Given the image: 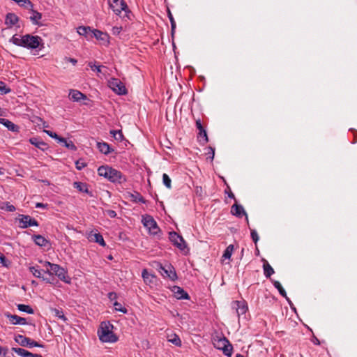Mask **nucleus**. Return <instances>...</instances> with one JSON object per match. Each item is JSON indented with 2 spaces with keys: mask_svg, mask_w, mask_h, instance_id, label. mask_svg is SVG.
<instances>
[{
  "mask_svg": "<svg viewBox=\"0 0 357 357\" xmlns=\"http://www.w3.org/2000/svg\"><path fill=\"white\" fill-rule=\"evenodd\" d=\"M42 38L38 36L25 34L22 36L15 34L9 40V42L15 45L27 49H36L42 43Z\"/></svg>",
  "mask_w": 357,
  "mask_h": 357,
  "instance_id": "obj_1",
  "label": "nucleus"
},
{
  "mask_svg": "<svg viewBox=\"0 0 357 357\" xmlns=\"http://www.w3.org/2000/svg\"><path fill=\"white\" fill-rule=\"evenodd\" d=\"M98 174L112 183H123L126 181L125 175L120 171L109 166L100 167L98 169Z\"/></svg>",
  "mask_w": 357,
  "mask_h": 357,
  "instance_id": "obj_2",
  "label": "nucleus"
},
{
  "mask_svg": "<svg viewBox=\"0 0 357 357\" xmlns=\"http://www.w3.org/2000/svg\"><path fill=\"white\" fill-rule=\"evenodd\" d=\"M43 266L47 268L45 273H48L50 275H55L59 280L66 284L71 282V278L68 275L67 271L59 264H52L50 261H44Z\"/></svg>",
  "mask_w": 357,
  "mask_h": 357,
  "instance_id": "obj_3",
  "label": "nucleus"
},
{
  "mask_svg": "<svg viewBox=\"0 0 357 357\" xmlns=\"http://www.w3.org/2000/svg\"><path fill=\"white\" fill-rule=\"evenodd\" d=\"M113 325L109 321L101 322L98 330V336L102 342H116L117 337L112 332Z\"/></svg>",
  "mask_w": 357,
  "mask_h": 357,
  "instance_id": "obj_4",
  "label": "nucleus"
},
{
  "mask_svg": "<svg viewBox=\"0 0 357 357\" xmlns=\"http://www.w3.org/2000/svg\"><path fill=\"white\" fill-rule=\"evenodd\" d=\"M109 6L116 15L123 18L125 17L129 18L128 15L130 13V11L124 0H113L112 2L109 1Z\"/></svg>",
  "mask_w": 357,
  "mask_h": 357,
  "instance_id": "obj_5",
  "label": "nucleus"
},
{
  "mask_svg": "<svg viewBox=\"0 0 357 357\" xmlns=\"http://www.w3.org/2000/svg\"><path fill=\"white\" fill-rule=\"evenodd\" d=\"M15 340L16 342H17L22 347H40L43 348L44 345L42 344L38 343L36 341H34L33 340L27 337L26 336H24L22 335H17L15 337Z\"/></svg>",
  "mask_w": 357,
  "mask_h": 357,
  "instance_id": "obj_6",
  "label": "nucleus"
},
{
  "mask_svg": "<svg viewBox=\"0 0 357 357\" xmlns=\"http://www.w3.org/2000/svg\"><path fill=\"white\" fill-rule=\"evenodd\" d=\"M142 223L149 229L151 234L156 235L160 231V228L158 227L155 220L149 215L143 216Z\"/></svg>",
  "mask_w": 357,
  "mask_h": 357,
  "instance_id": "obj_7",
  "label": "nucleus"
},
{
  "mask_svg": "<svg viewBox=\"0 0 357 357\" xmlns=\"http://www.w3.org/2000/svg\"><path fill=\"white\" fill-rule=\"evenodd\" d=\"M109 88L119 95L127 93V90L123 83L116 78H111L108 82Z\"/></svg>",
  "mask_w": 357,
  "mask_h": 357,
  "instance_id": "obj_8",
  "label": "nucleus"
},
{
  "mask_svg": "<svg viewBox=\"0 0 357 357\" xmlns=\"http://www.w3.org/2000/svg\"><path fill=\"white\" fill-rule=\"evenodd\" d=\"M169 239L174 246L181 251L184 250L187 246L183 238L175 231L169 233Z\"/></svg>",
  "mask_w": 357,
  "mask_h": 357,
  "instance_id": "obj_9",
  "label": "nucleus"
},
{
  "mask_svg": "<svg viewBox=\"0 0 357 357\" xmlns=\"http://www.w3.org/2000/svg\"><path fill=\"white\" fill-rule=\"evenodd\" d=\"M19 221L22 224L20 227L23 229L32 226H38L37 220L28 215H19Z\"/></svg>",
  "mask_w": 357,
  "mask_h": 357,
  "instance_id": "obj_10",
  "label": "nucleus"
},
{
  "mask_svg": "<svg viewBox=\"0 0 357 357\" xmlns=\"http://www.w3.org/2000/svg\"><path fill=\"white\" fill-rule=\"evenodd\" d=\"M232 308L236 310L237 317L239 318L244 315L248 310V305L245 301H236L232 303Z\"/></svg>",
  "mask_w": 357,
  "mask_h": 357,
  "instance_id": "obj_11",
  "label": "nucleus"
},
{
  "mask_svg": "<svg viewBox=\"0 0 357 357\" xmlns=\"http://www.w3.org/2000/svg\"><path fill=\"white\" fill-rule=\"evenodd\" d=\"M19 21V17L15 13H9L6 15L5 24L7 26L8 29H10L13 26H15L16 29L20 28V26L18 24Z\"/></svg>",
  "mask_w": 357,
  "mask_h": 357,
  "instance_id": "obj_12",
  "label": "nucleus"
},
{
  "mask_svg": "<svg viewBox=\"0 0 357 357\" xmlns=\"http://www.w3.org/2000/svg\"><path fill=\"white\" fill-rule=\"evenodd\" d=\"M160 273L162 276L169 278L171 280H175L177 278L176 273L174 268L171 265L167 267H163L160 265Z\"/></svg>",
  "mask_w": 357,
  "mask_h": 357,
  "instance_id": "obj_13",
  "label": "nucleus"
},
{
  "mask_svg": "<svg viewBox=\"0 0 357 357\" xmlns=\"http://www.w3.org/2000/svg\"><path fill=\"white\" fill-rule=\"evenodd\" d=\"M70 99L74 102H80L82 100H89L87 96L78 90L71 89L69 92Z\"/></svg>",
  "mask_w": 357,
  "mask_h": 357,
  "instance_id": "obj_14",
  "label": "nucleus"
},
{
  "mask_svg": "<svg viewBox=\"0 0 357 357\" xmlns=\"http://www.w3.org/2000/svg\"><path fill=\"white\" fill-rule=\"evenodd\" d=\"M219 344L222 346V347H219V349H222L224 354L227 356H231L233 347L225 337H223L219 340Z\"/></svg>",
  "mask_w": 357,
  "mask_h": 357,
  "instance_id": "obj_15",
  "label": "nucleus"
},
{
  "mask_svg": "<svg viewBox=\"0 0 357 357\" xmlns=\"http://www.w3.org/2000/svg\"><path fill=\"white\" fill-rule=\"evenodd\" d=\"M6 317L9 319L10 322L13 325L20 324L25 325L27 324L25 318L20 317L15 314H11L9 313L5 314Z\"/></svg>",
  "mask_w": 357,
  "mask_h": 357,
  "instance_id": "obj_16",
  "label": "nucleus"
},
{
  "mask_svg": "<svg viewBox=\"0 0 357 357\" xmlns=\"http://www.w3.org/2000/svg\"><path fill=\"white\" fill-rule=\"evenodd\" d=\"M231 213L232 215L237 216V217H241L242 215L246 216V220L248 222L247 214L243 208V207L241 205L235 204L231 206Z\"/></svg>",
  "mask_w": 357,
  "mask_h": 357,
  "instance_id": "obj_17",
  "label": "nucleus"
},
{
  "mask_svg": "<svg viewBox=\"0 0 357 357\" xmlns=\"http://www.w3.org/2000/svg\"><path fill=\"white\" fill-rule=\"evenodd\" d=\"M13 351L22 357H43L40 354H33L22 348L13 347Z\"/></svg>",
  "mask_w": 357,
  "mask_h": 357,
  "instance_id": "obj_18",
  "label": "nucleus"
},
{
  "mask_svg": "<svg viewBox=\"0 0 357 357\" xmlns=\"http://www.w3.org/2000/svg\"><path fill=\"white\" fill-rule=\"evenodd\" d=\"M88 238L89 241L96 242L101 246L105 247L106 245L104 238L100 233H91L88 236Z\"/></svg>",
  "mask_w": 357,
  "mask_h": 357,
  "instance_id": "obj_19",
  "label": "nucleus"
},
{
  "mask_svg": "<svg viewBox=\"0 0 357 357\" xmlns=\"http://www.w3.org/2000/svg\"><path fill=\"white\" fill-rule=\"evenodd\" d=\"M173 291L177 299H189L188 293L180 287L174 286Z\"/></svg>",
  "mask_w": 357,
  "mask_h": 357,
  "instance_id": "obj_20",
  "label": "nucleus"
},
{
  "mask_svg": "<svg viewBox=\"0 0 357 357\" xmlns=\"http://www.w3.org/2000/svg\"><path fill=\"white\" fill-rule=\"evenodd\" d=\"M0 123L6 127L9 130L13 132H18L19 126L13 123L8 119H0Z\"/></svg>",
  "mask_w": 357,
  "mask_h": 357,
  "instance_id": "obj_21",
  "label": "nucleus"
},
{
  "mask_svg": "<svg viewBox=\"0 0 357 357\" xmlns=\"http://www.w3.org/2000/svg\"><path fill=\"white\" fill-rule=\"evenodd\" d=\"M32 239L34 243L40 247H45L49 243L48 241L42 235H33Z\"/></svg>",
  "mask_w": 357,
  "mask_h": 357,
  "instance_id": "obj_22",
  "label": "nucleus"
},
{
  "mask_svg": "<svg viewBox=\"0 0 357 357\" xmlns=\"http://www.w3.org/2000/svg\"><path fill=\"white\" fill-rule=\"evenodd\" d=\"M142 277L146 284L153 283L155 276L154 275L148 272L147 269H143L142 272Z\"/></svg>",
  "mask_w": 357,
  "mask_h": 357,
  "instance_id": "obj_23",
  "label": "nucleus"
},
{
  "mask_svg": "<svg viewBox=\"0 0 357 357\" xmlns=\"http://www.w3.org/2000/svg\"><path fill=\"white\" fill-rule=\"evenodd\" d=\"M29 142L41 150H45L47 149V144L40 140L37 137H32L29 139Z\"/></svg>",
  "mask_w": 357,
  "mask_h": 357,
  "instance_id": "obj_24",
  "label": "nucleus"
},
{
  "mask_svg": "<svg viewBox=\"0 0 357 357\" xmlns=\"http://www.w3.org/2000/svg\"><path fill=\"white\" fill-rule=\"evenodd\" d=\"M97 147L98 150L105 155H107L112 151L110 146L106 142H98Z\"/></svg>",
  "mask_w": 357,
  "mask_h": 357,
  "instance_id": "obj_25",
  "label": "nucleus"
},
{
  "mask_svg": "<svg viewBox=\"0 0 357 357\" xmlns=\"http://www.w3.org/2000/svg\"><path fill=\"white\" fill-rule=\"evenodd\" d=\"M273 286H274V287H275L278 290V291H279L280 294L282 296L284 297V298L287 299V301L289 303H290V300H289V298L287 297V293H286L285 290L284 289V288L282 287V284H280V282H278V281L275 280V281H273Z\"/></svg>",
  "mask_w": 357,
  "mask_h": 357,
  "instance_id": "obj_26",
  "label": "nucleus"
},
{
  "mask_svg": "<svg viewBox=\"0 0 357 357\" xmlns=\"http://www.w3.org/2000/svg\"><path fill=\"white\" fill-rule=\"evenodd\" d=\"M130 199L132 202H135V203H138V202H140V203H142V204H145L146 203V200L145 199L137 192H135L134 193H131L130 195Z\"/></svg>",
  "mask_w": 357,
  "mask_h": 357,
  "instance_id": "obj_27",
  "label": "nucleus"
},
{
  "mask_svg": "<svg viewBox=\"0 0 357 357\" xmlns=\"http://www.w3.org/2000/svg\"><path fill=\"white\" fill-rule=\"evenodd\" d=\"M197 138L199 142L202 144H204L208 142V139L205 129L199 130Z\"/></svg>",
  "mask_w": 357,
  "mask_h": 357,
  "instance_id": "obj_28",
  "label": "nucleus"
},
{
  "mask_svg": "<svg viewBox=\"0 0 357 357\" xmlns=\"http://www.w3.org/2000/svg\"><path fill=\"white\" fill-rule=\"evenodd\" d=\"M42 18V14L38 11L32 10V15L30 17V20L33 24L39 25V20Z\"/></svg>",
  "mask_w": 357,
  "mask_h": 357,
  "instance_id": "obj_29",
  "label": "nucleus"
},
{
  "mask_svg": "<svg viewBox=\"0 0 357 357\" xmlns=\"http://www.w3.org/2000/svg\"><path fill=\"white\" fill-rule=\"evenodd\" d=\"M263 268L264 275L267 278H270L275 273L273 268L268 262L264 264Z\"/></svg>",
  "mask_w": 357,
  "mask_h": 357,
  "instance_id": "obj_30",
  "label": "nucleus"
},
{
  "mask_svg": "<svg viewBox=\"0 0 357 357\" xmlns=\"http://www.w3.org/2000/svg\"><path fill=\"white\" fill-rule=\"evenodd\" d=\"M74 187L77 189L79 192L89 193V189L86 183L82 182H75L73 183Z\"/></svg>",
  "mask_w": 357,
  "mask_h": 357,
  "instance_id": "obj_31",
  "label": "nucleus"
},
{
  "mask_svg": "<svg viewBox=\"0 0 357 357\" xmlns=\"http://www.w3.org/2000/svg\"><path fill=\"white\" fill-rule=\"evenodd\" d=\"M17 307L18 310H20L21 312H26L30 314H32L34 313V310L30 305H24V304H18L17 305Z\"/></svg>",
  "mask_w": 357,
  "mask_h": 357,
  "instance_id": "obj_32",
  "label": "nucleus"
},
{
  "mask_svg": "<svg viewBox=\"0 0 357 357\" xmlns=\"http://www.w3.org/2000/svg\"><path fill=\"white\" fill-rule=\"evenodd\" d=\"M91 32L93 33V36L98 40H106L107 38V35L101 31L94 29Z\"/></svg>",
  "mask_w": 357,
  "mask_h": 357,
  "instance_id": "obj_33",
  "label": "nucleus"
},
{
  "mask_svg": "<svg viewBox=\"0 0 357 357\" xmlns=\"http://www.w3.org/2000/svg\"><path fill=\"white\" fill-rule=\"evenodd\" d=\"M110 134L112 137L118 142H122L124 139L123 135L121 130H110Z\"/></svg>",
  "mask_w": 357,
  "mask_h": 357,
  "instance_id": "obj_34",
  "label": "nucleus"
},
{
  "mask_svg": "<svg viewBox=\"0 0 357 357\" xmlns=\"http://www.w3.org/2000/svg\"><path fill=\"white\" fill-rule=\"evenodd\" d=\"M233 251H234V245H229L225 249V252L223 253L222 257L224 259H229L231 258V257Z\"/></svg>",
  "mask_w": 357,
  "mask_h": 357,
  "instance_id": "obj_35",
  "label": "nucleus"
},
{
  "mask_svg": "<svg viewBox=\"0 0 357 357\" xmlns=\"http://www.w3.org/2000/svg\"><path fill=\"white\" fill-rule=\"evenodd\" d=\"M167 15H168V17H169L170 23H171L172 34L173 35L174 33L175 29H176V22H175L174 17H173L171 11L169 10V9H168V10H167Z\"/></svg>",
  "mask_w": 357,
  "mask_h": 357,
  "instance_id": "obj_36",
  "label": "nucleus"
},
{
  "mask_svg": "<svg viewBox=\"0 0 357 357\" xmlns=\"http://www.w3.org/2000/svg\"><path fill=\"white\" fill-rule=\"evenodd\" d=\"M92 30L89 26H79L77 28V33L80 36H86L89 32H91Z\"/></svg>",
  "mask_w": 357,
  "mask_h": 357,
  "instance_id": "obj_37",
  "label": "nucleus"
},
{
  "mask_svg": "<svg viewBox=\"0 0 357 357\" xmlns=\"http://www.w3.org/2000/svg\"><path fill=\"white\" fill-rule=\"evenodd\" d=\"M162 182L163 184L168 188H172V181L169 176L167 174H163L162 175Z\"/></svg>",
  "mask_w": 357,
  "mask_h": 357,
  "instance_id": "obj_38",
  "label": "nucleus"
},
{
  "mask_svg": "<svg viewBox=\"0 0 357 357\" xmlns=\"http://www.w3.org/2000/svg\"><path fill=\"white\" fill-rule=\"evenodd\" d=\"M29 270L36 278H43V275H42L43 271L42 270H39L34 266H31L29 268Z\"/></svg>",
  "mask_w": 357,
  "mask_h": 357,
  "instance_id": "obj_39",
  "label": "nucleus"
},
{
  "mask_svg": "<svg viewBox=\"0 0 357 357\" xmlns=\"http://www.w3.org/2000/svg\"><path fill=\"white\" fill-rule=\"evenodd\" d=\"M169 341L178 347L181 345V340L180 337L176 334H174L172 337L169 340Z\"/></svg>",
  "mask_w": 357,
  "mask_h": 357,
  "instance_id": "obj_40",
  "label": "nucleus"
},
{
  "mask_svg": "<svg viewBox=\"0 0 357 357\" xmlns=\"http://www.w3.org/2000/svg\"><path fill=\"white\" fill-rule=\"evenodd\" d=\"M10 91V89L8 88L4 82L0 81V93L1 94H7Z\"/></svg>",
  "mask_w": 357,
  "mask_h": 357,
  "instance_id": "obj_41",
  "label": "nucleus"
},
{
  "mask_svg": "<svg viewBox=\"0 0 357 357\" xmlns=\"http://www.w3.org/2000/svg\"><path fill=\"white\" fill-rule=\"evenodd\" d=\"M63 146H64L65 147H66L68 149L72 150V151L77 150L76 146L74 144V143L71 140L66 139L64 143L63 144Z\"/></svg>",
  "mask_w": 357,
  "mask_h": 357,
  "instance_id": "obj_42",
  "label": "nucleus"
},
{
  "mask_svg": "<svg viewBox=\"0 0 357 357\" xmlns=\"http://www.w3.org/2000/svg\"><path fill=\"white\" fill-rule=\"evenodd\" d=\"M114 306L115 308V310L123 312V314H126L128 312V310L123 307L121 303H118L117 301L114 303Z\"/></svg>",
  "mask_w": 357,
  "mask_h": 357,
  "instance_id": "obj_43",
  "label": "nucleus"
},
{
  "mask_svg": "<svg viewBox=\"0 0 357 357\" xmlns=\"http://www.w3.org/2000/svg\"><path fill=\"white\" fill-rule=\"evenodd\" d=\"M1 208L9 212H13L16 210L15 206L10 204L9 202H6L4 206H1Z\"/></svg>",
  "mask_w": 357,
  "mask_h": 357,
  "instance_id": "obj_44",
  "label": "nucleus"
},
{
  "mask_svg": "<svg viewBox=\"0 0 357 357\" xmlns=\"http://www.w3.org/2000/svg\"><path fill=\"white\" fill-rule=\"evenodd\" d=\"M0 264L5 267H8L10 262L6 259V257L0 253Z\"/></svg>",
  "mask_w": 357,
  "mask_h": 357,
  "instance_id": "obj_45",
  "label": "nucleus"
},
{
  "mask_svg": "<svg viewBox=\"0 0 357 357\" xmlns=\"http://www.w3.org/2000/svg\"><path fill=\"white\" fill-rule=\"evenodd\" d=\"M250 234H251V238H252V241L255 242V243H257L259 239L257 231L255 229H252Z\"/></svg>",
  "mask_w": 357,
  "mask_h": 357,
  "instance_id": "obj_46",
  "label": "nucleus"
},
{
  "mask_svg": "<svg viewBox=\"0 0 357 357\" xmlns=\"http://www.w3.org/2000/svg\"><path fill=\"white\" fill-rule=\"evenodd\" d=\"M89 66H90V68L92 70H97L98 73L101 72V68H102L101 66L92 65L91 63H89Z\"/></svg>",
  "mask_w": 357,
  "mask_h": 357,
  "instance_id": "obj_47",
  "label": "nucleus"
},
{
  "mask_svg": "<svg viewBox=\"0 0 357 357\" xmlns=\"http://www.w3.org/2000/svg\"><path fill=\"white\" fill-rule=\"evenodd\" d=\"M55 311H56V316L58 318H59V319H63V320H64V321H66V317L64 316V314H63V312H62L61 311H60V310H56Z\"/></svg>",
  "mask_w": 357,
  "mask_h": 357,
  "instance_id": "obj_48",
  "label": "nucleus"
},
{
  "mask_svg": "<svg viewBox=\"0 0 357 357\" xmlns=\"http://www.w3.org/2000/svg\"><path fill=\"white\" fill-rule=\"evenodd\" d=\"M44 132L52 138H54L56 139L58 137V135L56 132H52L50 130H45Z\"/></svg>",
  "mask_w": 357,
  "mask_h": 357,
  "instance_id": "obj_49",
  "label": "nucleus"
},
{
  "mask_svg": "<svg viewBox=\"0 0 357 357\" xmlns=\"http://www.w3.org/2000/svg\"><path fill=\"white\" fill-rule=\"evenodd\" d=\"M8 352V348L0 347V355L6 356Z\"/></svg>",
  "mask_w": 357,
  "mask_h": 357,
  "instance_id": "obj_50",
  "label": "nucleus"
},
{
  "mask_svg": "<svg viewBox=\"0 0 357 357\" xmlns=\"http://www.w3.org/2000/svg\"><path fill=\"white\" fill-rule=\"evenodd\" d=\"M107 214L112 218H114L116 216V213L113 210H107Z\"/></svg>",
  "mask_w": 357,
  "mask_h": 357,
  "instance_id": "obj_51",
  "label": "nucleus"
},
{
  "mask_svg": "<svg viewBox=\"0 0 357 357\" xmlns=\"http://www.w3.org/2000/svg\"><path fill=\"white\" fill-rule=\"evenodd\" d=\"M196 128H197L198 130H201L202 129H204V128L203 127L202 123H201V121L200 119H197L196 121Z\"/></svg>",
  "mask_w": 357,
  "mask_h": 357,
  "instance_id": "obj_52",
  "label": "nucleus"
},
{
  "mask_svg": "<svg viewBox=\"0 0 357 357\" xmlns=\"http://www.w3.org/2000/svg\"><path fill=\"white\" fill-rule=\"evenodd\" d=\"M122 30L121 27L114 26L112 29V32L114 34H119Z\"/></svg>",
  "mask_w": 357,
  "mask_h": 357,
  "instance_id": "obj_53",
  "label": "nucleus"
},
{
  "mask_svg": "<svg viewBox=\"0 0 357 357\" xmlns=\"http://www.w3.org/2000/svg\"><path fill=\"white\" fill-rule=\"evenodd\" d=\"M47 207V204L38 202L36 204V208H46Z\"/></svg>",
  "mask_w": 357,
  "mask_h": 357,
  "instance_id": "obj_54",
  "label": "nucleus"
},
{
  "mask_svg": "<svg viewBox=\"0 0 357 357\" xmlns=\"http://www.w3.org/2000/svg\"><path fill=\"white\" fill-rule=\"evenodd\" d=\"M84 166H85V164H84V163H83V162L80 163L79 161H77V162H76V167H77V169H79V170H80V169H82V167H84Z\"/></svg>",
  "mask_w": 357,
  "mask_h": 357,
  "instance_id": "obj_55",
  "label": "nucleus"
},
{
  "mask_svg": "<svg viewBox=\"0 0 357 357\" xmlns=\"http://www.w3.org/2000/svg\"><path fill=\"white\" fill-rule=\"evenodd\" d=\"M56 140L57 141L58 143H60L63 145L66 139L58 135V137L56 139Z\"/></svg>",
  "mask_w": 357,
  "mask_h": 357,
  "instance_id": "obj_56",
  "label": "nucleus"
},
{
  "mask_svg": "<svg viewBox=\"0 0 357 357\" xmlns=\"http://www.w3.org/2000/svg\"><path fill=\"white\" fill-rule=\"evenodd\" d=\"M66 60L73 63L74 66L77 63V61L73 58H66Z\"/></svg>",
  "mask_w": 357,
  "mask_h": 357,
  "instance_id": "obj_57",
  "label": "nucleus"
},
{
  "mask_svg": "<svg viewBox=\"0 0 357 357\" xmlns=\"http://www.w3.org/2000/svg\"><path fill=\"white\" fill-rule=\"evenodd\" d=\"M42 279H43V280L45 281L47 283L53 284V280H50V279L44 278L43 276Z\"/></svg>",
  "mask_w": 357,
  "mask_h": 357,
  "instance_id": "obj_58",
  "label": "nucleus"
},
{
  "mask_svg": "<svg viewBox=\"0 0 357 357\" xmlns=\"http://www.w3.org/2000/svg\"><path fill=\"white\" fill-rule=\"evenodd\" d=\"M116 297V294L115 293L111 292L109 294V298L110 299L115 298Z\"/></svg>",
  "mask_w": 357,
  "mask_h": 357,
  "instance_id": "obj_59",
  "label": "nucleus"
},
{
  "mask_svg": "<svg viewBox=\"0 0 357 357\" xmlns=\"http://www.w3.org/2000/svg\"><path fill=\"white\" fill-rule=\"evenodd\" d=\"M228 196L230 198L235 199L234 195L231 191H229V192L228 193Z\"/></svg>",
  "mask_w": 357,
  "mask_h": 357,
  "instance_id": "obj_60",
  "label": "nucleus"
},
{
  "mask_svg": "<svg viewBox=\"0 0 357 357\" xmlns=\"http://www.w3.org/2000/svg\"><path fill=\"white\" fill-rule=\"evenodd\" d=\"M210 149H211V153H212L211 158L213 159L214 158V149H213L212 148H210Z\"/></svg>",
  "mask_w": 357,
  "mask_h": 357,
  "instance_id": "obj_61",
  "label": "nucleus"
},
{
  "mask_svg": "<svg viewBox=\"0 0 357 357\" xmlns=\"http://www.w3.org/2000/svg\"><path fill=\"white\" fill-rule=\"evenodd\" d=\"M315 344H319V341L317 338H315V341L314 342Z\"/></svg>",
  "mask_w": 357,
  "mask_h": 357,
  "instance_id": "obj_62",
  "label": "nucleus"
},
{
  "mask_svg": "<svg viewBox=\"0 0 357 357\" xmlns=\"http://www.w3.org/2000/svg\"><path fill=\"white\" fill-rule=\"evenodd\" d=\"M236 357H244L242 354H238Z\"/></svg>",
  "mask_w": 357,
  "mask_h": 357,
  "instance_id": "obj_63",
  "label": "nucleus"
},
{
  "mask_svg": "<svg viewBox=\"0 0 357 357\" xmlns=\"http://www.w3.org/2000/svg\"><path fill=\"white\" fill-rule=\"evenodd\" d=\"M108 258H109V259H112V257L111 255H110V256H109V257H108Z\"/></svg>",
  "mask_w": 357,
  "mask_h": 357,
  "instance_id": "obj_64",
  "label": "nucleus"
}]
</instances>
